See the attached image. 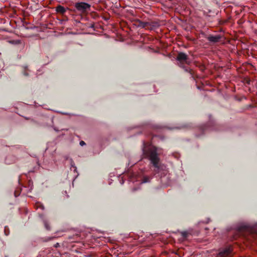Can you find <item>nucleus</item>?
Listing matches in <instances>:
<instances>
[{
	"instance_id": "1",
	"label": "nucleus",
	"mask_w": 257,
	"mask_h": 257,
	"mask_svg": "<svg viewBox=\"0 0 257 257\" xmlns=\"http://www.w3.org/2000/svg\"><path fill=\"white\" fill-rule=\"evenodd\" d=\"M143 154L147 157L151 162V163L155 167L154 171L158 173L160 170L163 169V166L160 163V158L157 153V148L153 146H146L145 143H143Z\"/></svg>"
},
{
	"instance_id": "2",
	"label": "nucleus",
	"mask_w": 257,
	"mask_h": 257,
	"mask_svg": "<svg viewBox=\"0 0 257 257\" xmlns=\"http://www.w3.org/2000/svg\"><path fill=\"white\" fill-rule=\"evenodd\" d=\"M75 7L78 11L85 13L90 9V5L86 3L79 2L75 4Z\"/></svg>"
},
{
	"instance_id": "3",
	"label": "nucleus",
	"mask_w": 257,
	"mask_h": 257,
	"mask_svg": "<svg viewBox=\"0 0 257 257\" xmlns=\"http://www.w3.org/2000/svg\"><path fill=\"white\" fill-rule=\"evenodd\" d=\"M257 227V223L254 224L253 225H250L248 224H246L244 223H242L240 225H239L237 227L236 229L238 231H242L244 230H254L255 229V227Z\"/></svg>"
},
{
	"instance_id": "4",
	"label": "nucleus",
	"mask_w": 257,
	"mask_h": 257,
	"mask_svg": "<svg viewBox=\"0 0 257 257\" xmlns=\"http://www.w3.org/2000/svg\"><path fill=\"white\" fill-rule=\"evenodd\" d=\"M176 60L180 63L185 62L187 64L190 63V61L188 60V56L183 52H180L178 53Z\"/></svg>"
},
{
	"instance_id": "5",
	"label": "nucleus",
	"mask_w": 257,
	"mask_h": 257,
	"mask_svg": "<svg viewBox=\"0 0 257 257\" xmlns=\"http://www.w3.org/2000/svg\"><path fill=\"white\" fill-rule=\"evenodd\" d=\"M221 39V37L220 35H210L207 37V40L212 43H217L218 42L220 39Z\"/></svg>"
},
{
	"instance_id": "6",
	"label": "nucleus",
	"mask_w": 257,
	"mask_h": 257,
	"mask_svg": "<svg viewBox=\"0 0 257 257\" xmlns=\"http://www.w3.org/2000/svg\"><path fill=\"white\" fill-rule=\"evenodd\" d=\"M160 26V23L157 21L149 22L148 29L151 30H156Z\"/></svg>"
},
{
	"instance_id": "7",
	"label": "nucleus",
	"mask_w": 257,
	"mask_h": 257,
	"mask_svg": "<svg viewBox=\"0 0 257 257\" xmlns=\"http://www.w3.org/2000/svg\"><path fill=\"white\" fill-rule=\"evenodd\" d=\"M230 252V248H225L219 252V255L221 257H228Z\"/></svg>"
},
{
	"instance_id": "8",
	"label": "nucleus",
	"mask_w": 257,
	"mask_h": 257,
	"mask_svg": "<svg viewBox=\"0 0 257 257\" xmlns=\"http://www.w3.org/2000/svg\"><path fill=\"white\" fill-rule=\"evenodd\" d=\"M56 11L58 13L63 14L66 12V9L63 6L59 5L56 8Z\"/></svg>"
},
{
	"instance_id": "9",
	"label": "nucleus",
	"mask_w": 257,
	"mask_h": 257,
	"mask_svg": "<svg viewBox=\"0 0 257 257\" xmlns=\"http://www.w3.org/2000/svg\"><path fill=\"white\" fill-rule=\"evenodd\" d=\"M149 22H143L140 21L139 24V27L145 28L149 27Z\"/></svg>"
},
{
	"instance_id": "10",
	"label": "nucleus",
	"mask_w": 257,
	"mask_h": 257,
	"mask_svg": "<svg viewBox=\"0 0 257 257\" xmlns=\"http://www.w3.org/2000/svg\"><path fill=\"white\" fill-rule=\"evenodd\" d=\"M150 180H151V178L148 177V176H145L142 182H141V184H143V183H148V182H150Z\"/></svg>"
},
{
	"instance_id": "11",
	"label": "nucleus",
	"mask_w": 257,
	"mask_h": 257,
	"mask_svg": "<svg viewBox=\"0 0 257 257\" xmlns=\"http://www.w3.org/2000/svg\"><path fill=\"white\" fill-rule=\"evenodd\" d=\"M70 165H71V168H74V171H76V169H77V168L75 166V164L74 163V162L73 161L72 159H70Z\"/></svg>"
},
{
	"instance_id": "12",
	"label": "nucleus",
	"mask_w": 257,
	"mask_h": 257,
	"mask_svg": "<svg viewBox=\"0 0 257 257\" xmlns=\"http://www.w3.org/2000/svg\"><path fill=\"white\" fill-rule=\"evenodd\" d=\"M44 223L46 229L50 230V226H49L48 222L46 220H44Z\"/></svg>"
},
{
	"instance_id": "13",
	"label": "nucleus",
	"mask_w": 257,
	"mask_h": 257,
	"mask_svg": "<svg viewBox=\"0 0 257 257\" xmlns=\"http://www.w3.org/2000/svg\"><path fill=\"white\" fill-rule=\"evenodd\" d=\"M182 236L184 237H187L188 235V232L186 231H183L181 233Z\"/></svg>"
},
{
	"instance_id": "14",
	"label": "nucleus",
	"mask_w": 257,
	"mask_h": 257,
	"mask_svg": "<svg viewBox=\"0 0 257 257\" xmlns=\"http://www.w3.org/2000/svg\"><path fill=\"white\" fill-rule=\"evenodd\" d=\"M25 71H27L28 70L27 67H25ZM23 74L26 76H28L29 75V74H28V73L27 71L24 72Z\"/></svg>"
},
{
	"instance_id": "15",
	"label": "nucleus",
	"mask_w": 257,
	"mask_h": 257,
	"mask_svg": "<svg viewBox=\"0 0 257 257\" xmlns=\"http://www.w3.org/2000/svg\"><path fill=\"white\" fill-rule=\"evenodd\" d=\"M38 207H39L42 210H44V206L43 205H42V204H38Z\"/></svg>"
},
{
	"instance_id": "16",
	"label": "nucleus",
	"mask_w": 257,
	"mask_h": 257,
	"mask_svg": "<svg viewBox=\"0 0 257 257\" xmlns=\"http://www.w3.org/2000/svg\"><path fill=\"white\" fill-rule=\"evenodd\" d=\"M79 144L81 146H83L85 145V143L84 141H81L80 142Z\"/></svg>"
},
{
	"instance_id": "17",
	"label": "nucleus",
	"mask_w": 257,
	"mask_h": 257,
	"mask_svg": "<svg viewBox=\"0 0 257 257\" xmlns=\"http://www.w3.org/2000/svg\"><path fill=\"white\" fill-rule=\"evenodd\" d=\"M183 68L184 69V70H185L186 72H189V70H188L187 68H185V67H183Z\"/></svg>"
},
{
	"instance_id": "18",
	"label": "nucleus",
	"mask_w": 257,
	"mask_h": 257,
	"mask_svg": "<svg viewBox=\"0 0 257 257\" xmlns=\"http://www.w3.org/2000/svg\"><path fill=\"white\" fill-rule=\"evenodd\" d=\"M59 243H57L55 245V246H56V247H57V246H59Z\"/></svg>"
},
{
	"instance_id": "19",
	"label": "nucleus",
	"mask_w": 257,
	"mask_h": 257,
	"mask_svg": "<svg viewBox=\"0 0 257 257\" xmlns=\"http://www.w3.org/2000/svg\"><path fill=\"white\" fill-rule=\"evenodd\" d=\"M136 190H137V189H136V188H133V191H136Z\"/></svg>"
}]
</instances>
